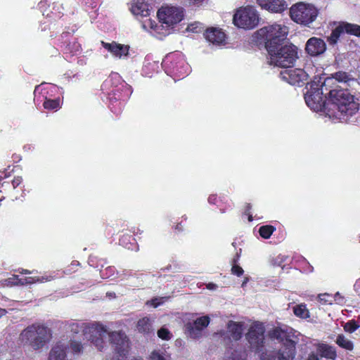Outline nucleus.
Segmentation results:
<instances>
[{
    "label": "nucleus",
    "instance_id": "nucleus-15",
    "mask_svg": "<svg viewBox=\"0 0 360 360\" xmlns=\"http://www.w3.org/2000/svg\"><path fill=\"white\" fill-rule=\"evenodd\" d=\"M131 12L136 17H148L150 14V9L149 5L143 0H136L131 3Z\"/></svg>",
    "mask_w": 360,
    "mask_h": 360
},
{
    "label": "nucleus",
    "instance_id": "nucleus-2",
    "mask_svg": "<svg viewBox=\"0 0 360 360\" xmlns=\"http://www.w3.org/2000/svg\"><path fill=\"white\" fill-rule=\"evenodd\" d=\"M108 335L110 340L115 347L119 358L112 360H124L128 353L129 343L126 335L122 332L108 333L106 328L101 324L92 323L86 327L85 337L98 350L102 351L106 346L104 338Z\"/></svg>",
    "mask_w": 360,
    "mask_h": 360
},
{
    "label": "nucleus",
    "instance_id": "nucleus-10",
    "mask_svg": "<svg viewBox=\"0 0 360 360\" xmlns=\"http://www.w3.org/2000/svg\"><path fill=\"white\" fill-rule=\"evenodd\" d=\"M159 21L167 27L179 23L184 17L183 8L176 6H162L158 12Z\"/></svg>",
    "mask_w": 360,
    "mask_h": 360
},
{
    "label": "nucleus",
    "instance_id": "nucleus-9",
    "mask_svg": "<svg viewBox=\"0 0 360 360\" xmlns=\"http://www.w3.org/2000/svg\"><path fill=\"white\" fill-rule=\"evenodd\" d=\"M259 20L257 11L254 7L250 6L239 8L233 17V22L236 26L247 30L255 27Z\"/></svg>",
    "mask_w": 360,
    "mask_h": 360
},
{
    "label": "nucleus",
    "instance_id": "nucleus-49",
    "mask_svg": "<svg viewBox=\"0 0 360 360\" xmlns=\"http://www.w3.org/2000/svg\"><path fill=\"white\" fill-rule=\"evenodd\" d=\"M170 59V57H167L166 58V60L164 61L165 64H167V63L169 62V60Z\"/></svg>",
    "mask_w": 360,
    "mask_h": 360
},
{
    "label": "nucleus",
    "instance_id": "nucleus-23",
    "mask_svg": "<svg viewBox=\"0 0 360 360\" xmlns=\"http://www.w3.org/2000/svg\"><path fill=\"white\" fill-rule=\"evenodd\" d=\"M132 360H143V359L135 357ZM148 360H170V357L161 350H154L150 354Z\"/></svg>",
    "mask_w": 360,
    "mask_h": 360
},
{
    "label": "nucleus",
    "instance_id": "nucleus-48",
    "mask_svg": "<svg viewBox=\"0 0 360 360\" xmlns=\"http://www.w3.org/2000/svg\"><path fill=\"white\" fill-rule=\"evenodd\" d=\"M4 312H5L4 309H0V317L4 314Z\"/></svg>",
    "mask_w": 360,
    "mask_h": 360
},
{
    "label": "nucleus",
    "instance_id": "nucleus-53",
    "mask_svg": "<svg viewBox=\"0 0 360 360\" xmlns=\"http://www.w3.org/2000/svg\"><path fill=\"white\" fill-rule=\"evenodd\" d=\"M3 174H4V172H0V177H2Z\"/></svg>",
    "mask_w": 360,
    "mask_h": 360
},
{
    "label": "nucleus",
    "instance_id": "nucleus-21",
    "mask_svg": "<svg viewBox=\"0 0 360 360\" xmlns=\"http://www.w3.org/2000/svg\"><path fill=\"white\" fill-rule=\"evenodd\" d=\"M228 332L230 333L231 338L234 340H239L244 329V324L242 322L229 321L228 323Z\"/></svg>",
    "mask_w": 360,
    "mask_h": 360
},
{
    "label": "nucleus",
    "instance_id": "nucleus-41",
    "mask_svg": "<svg viewBox=\"0 0 360 360\" xmlns=\"http://www.w3.org/2000/svg\"><path fill=\"white\" fill-rule=\"evenodd\" d=\"M12 278H9L8 280H6V281L8 283H12L15 285H25L27 284L25 282V278H18V277H15L13 278V281H11Z\"/></svg>",
    "mask_w": 360,
    "mask_h": 360
},
{
    "label": "nucleus",
    "instance_id": "nucleus-4",
    "mask_svg": "<svg viewBox=\"0 0 360 360\" xmlns=\"http://www.w3.org/2000/svg\"><path fill=\"white\" fill-rule=\"evenodd\" d=\"M266 51L269 64L285 69L291 68L298 58L297 48L287 42L274 46H269Z\"/></svg>",
    "mask_w": 360,
    "mask_h": 360
},
{
    "label": "nucleus",
    "instance_id": "nucleus-29",
    "mask_svg": "<svg viewBox=\"0 0 360 360\" xmlns=\"http://www.w3.org/2000/svg\"><path fill=\"white\" fill-rule=\"evenodd\" d=\"M162 26L163 25L158 26L154 20H152L150 19H148L142 23V27L143 29L148 30V28H150L158 32H160V27Z\"/></svg>",
    "mask_w": 360,
    "mask_h": 360
},
{
    "label": "nucleus",
    "instance_id": "nucleus-13",
    "mask_svg": "<svg viewBox=\"0 0 360 360\" xmlns=\"http://www.w3.org/2000/svg\"><path fill=\"white\" fill-rule=\"evenodd\" d=\"M101 44L106 50H108L112 56L119 59H123L127 57L129 54V46L123 44H117L115 41L107 43L101 41Z\"/></svg>",
    "mask_w": 360,
    "mask_h": 360
},
{
    "label": "nucleus",
    "instance_id": "nucleus-26",
    "mask_svg": "<svg viewBox=\"0 0 360 360\" xmlns=\"http://www.w3.org/2000/svg\"><path fill=\"white\" fill-rule=\"evenodd\" d=\"M137 328L141 333H148L151 328V324L148 318H143L138 321Z\"/></svg>",
    "mask_w": 360,
    "mask_h": 360
},
{
    "label": "nucleus",
    "instance_id": "nucleus-43",
    "mask_svg": "<svg viewBox=\"0 0 360 360\" xmlns=\"http://www.w3.org/2000/svg\"><path fill=\"white\" fill-rule=\"evenodd\" d=\"M21 183H22V177H20V176L15 177L13 179V180L12 181V185L14 188H16L17 186H18Z\"/></svg>",
    "mask_w": 360,
    "mask_h": 360
},
{
    "label": "nucleus",
    "instance_id": "nucleus-7",
    "mask_svg": "<svg viewBox=\"0 0 360 360\" xmlns=\"http://www.w3.org/2000/svg\"><path fill=\"white\" fill-rule=\"evenodd\" d=\"M288 28L283 24L274 23L265 26L257 32V37L265 41V47L276 46L285 43Z\"/></svg>",
    "mask_w": 360,
    "mask_h": 360
},
{
    "label": "nucleus",
    "instance_id": "nucleus-11",
    "mask_svg": "<svg viewBox=\"0 0 360 360\" xmlns=\"http://www.w3.org/2000/svg\"><path fill=\"white\" fill-rule=\"evenodd\" d=\"M311 72L302 69H288L282 70L280 73L283 80L288 82L291 85L300 86L304 84L309 76Z\"/></svg>",
    "mask_w": 360,
    "mask_h": 360
},
{
    "label": "nucleus",
    "instance_id": "nucleus-51",
    "mask_svg": "<svg viewBox=\"0 0 360 360\" xmlns=\"http://www.w3.org/2000/svg\"><path fill=\"white\" fill-rule=\"evenodd\" d=\"M248 220H249V221H251L252 220V217L251 215H249Z\"/></svg>",
    "mask_w": 360,
    "mask_h": 360
},
{
    "label": "nucleus",
    "instance_id": "nucleus-22",
    "mask_svg": "<svg viewBox=\"0 0 360 360\" xmlns=\"http://www.w3.org/2000/svg\"><path fill=\"white\" fill-rule=\"evenodd\" d=\"M335 343L339 347L349 351H352L354 349L353 342L342 334H340L337 336Z\"/></svg>",
    "mask_w": 360,
    "mask_h": 360
},
{
    "label": "nucleus",
    "instance_id": "nucleus-40",
    "mask_svg": "<svg viewBox=\"0 0 360 360\" xmlns=\"http://www.w3.org/2000/svg\"><path fill=\"white\" fill-rule=\"evenodd\" d=\"M165 297H156L150 301H148L147 304H150L154 307H157L161 304H162L165 302Z\"/></svg>",
    "mask_w": 360,
    "mask_h": 360
},
{
    "label": "nucleus",
    "instance_id": "nucleus-28",
    "mask_svg": "<svg viewBox=\"0 0 360 360\" xmlns=\"http://www.w3.org/2000/svg\"><path fill=\"white\" fill-rule=\"evenodd\" d=\"M171 63V69L174 73L179 74L180 75H184V72L181 70V68L185 65V61L182 58H179V60L173 63L172 61Z\"/></svg>",
    "mask_w": 360,
    "mask_h": 360
},
{
    "label": "nucleus",
    "instance_id": "nucleus-16",
    "mask_svg": "<svg viewBox=\"0 0 360 360\" xmlns=\"http://www.w3.org/2000/svg\"><path fill=\"white\" fill-rule=\"evenodd\" d=\"M354 79L350 75L345 72H338L334 74L333 77L326 78L323 81V86L326 90H328L333 85L335 82L342 83H349L353 82Z\"/></svg>",
    "mask_w": 360,
    "mask_h": 360
},
{
    "label": "nucleus",
    "instance_id": "nucleus-45",
    "mask_svg": "<svg viewBox=\"0 0 360 360\" xmlns=\"http://www.w3.org/2000/svg\"><path fill=\"white\" fill-rule=\"evenodd\" d=\"M307 360H319L317 354H311L308 357Z\"/></svg>",
    "mask_w": 360,
    "mask_h": 360
},
{
    "label": "nucleus",
    "instance_id": "nucleus-47",
    "mask_svg": "<svg viewBox=\"0 0 360 360\" xmlns=\"http://www.w3.org/2000/svg\"><path fill=\"white\" fill-rule=\"evenodd\" d=\"M335 297H336V298H335V300H336V301H338L339 303H340L341 302H340V300L341 299V297H340V296L339 293H336V295H335Z\"/></svg>",
    "mask_w": 360,
    "mask_h": 360
},
{
    "label": "nucleus",
    "instance_id": "nucleus-39",
    "mask_svg": "<svg viewBox=\"0 0 360 360\" xmlns=\"http://www.w3.org/2000/svg\"><path fill=\"white\" fill-rule=\"evenodd\" d=\"M320 302L323 304H331L333 302V297L330 295L325 293L319 296Z\"/></svg>",
    "mask_w": 360,
    "mask_h": 360
},
{
    "label": "nucleus",
    "instance_id": "nucleus-8",
    "mask_svg": "<svg viewBox=\"0 0 360 360\" xmlns=\"http://www.w3.org/2000/svg\"><path fill=\"white\" fill-rule=\"evenodd\" d=\"M290 15L296 23L309 25L316 20L318 10L312 4L300 2L291 6Z\"/></svg>",
    "mask_w": 360,
    "mask_h": 360
},
{
    "label": "nucleus",
    "instance_id": "nucleus-50",
    "mask_svg": "<svg viewBox=\"0 0 360 360\" xmlns=\"http://www.w3.org/2000/svg\"><path fill=\"white\" fill-rule=\"evenodd\" d=\"M22 273H23V274H30V272L28 270H23L22 271Z\"/></svg>",
    "mask_w": 360,
    "mask_h": 360
},
{
    "label": "nucleus",
    "instance_id": "nucleus-24",
    "mask_svg": "<svg viewBox=\"0 0 360 360\" xmlns=\"http://www.w3.org/2000/svg\"><path fill=\"white\" fill-rule=\"evenodd\" d=\"M344 32L360 37V25L342 22Z\"/></svg>",
    "mask_w": 360,
    "mask_h": 360
},
{
    "label": "nucleus",
    "instance_id": "nucleus-37",
    "mask_svg": "<svg viewBox=\"0 0 360 360\" xmlns=\"http://www.w3.org/2000/svg\"><path fill=\"white\" fill-rule=\"evenodd\" d=\"M70 349L72 352L75 354H79L82 352L83 346L82 345L77 341H72L70 343Z\"/></svg>",
    "mask_w": 360,
    "mask_h": 360
},
{
    "label": "nucleus",
    "instance_id": "nucleus-1",
    "mask_svg": "<svg viewBox=\"0 0 360 360\" xmlns=\"http://www.w3.org/2000/svg\"><path fill=\"white\" fill-rule=\"evenodd\" d=\"M264 327L262 323L255 322L249 328L246 338L250 348L257 353L261 360H292L295 354V346L297 342L290 332L281 328H275L271 333V338L283 343L276 356L270 357L263 352Z\"/></svg>",
    "mask_w": 360,
    "mask_h": 360
},
{
    "label": "nucleus",
    "instance_id": "nucleus-18",
    "mask_svg": "<svg viewBox=\"0 0 360 360\" xmlns=\"http://www.w3.org/2000/svg\"><path fill=\"white\" fill-rule=\"evenodd\" d=\"M205 38L215 45H222L225 41L226 35L221 29L210 28L206 31Z\"/></svg>",
    "mask_w": 360,
    "mask_h": 360
},
{
    "label": "nucleus",
    "instance_id": "nucleus-46",
    "mask_svg": "<svg viewBox=\"0 0 360 360\" xmlns=\"http://www.w3.org/2000/svg\"><path fill=\"white\" fill-rule=\"evenodd\" d=\"M248 281H249L248 278V277H245V279H244V281H243V283H242V285H241L242 288H244V287L245 286V285L247 284V283L248 282Z\"/></svg>",
    "mask_w": 360,
    "mask_h": 360
},
{
    "label": "nucleus",
    "instance_id": "nucleus-34",
    "mask_svg": "<svg viewBox=\"0 0 360 360\" xmlns=\"http://www.w3.org/2000/svg\"><path fill=\"white\" fill-rule=\"evenodd\" d=\"M158 336L164 340H169L172 338V334L167 328L163 327L158 331Z\"/></svg>",
    "mask_w": 360,
    "mask_h": 360
},
{
    "label": "nucleus",
    "instance_id": "nucleus-30",
    "mask_svg": "<svg viewBox=\"0 0 360 360\" xmlns=\"http://www.w3.org/2000/svg\"><path fill=\"white\" fill-rule=\"evenodd\" d=\"M274 231V228L271 226H262L259 228V232L260 236L264 238H269Z\"/></svg>",
    "mask_w": 360,
    "mask_h": 360
},
{
    "label": "nucleus",
    "instance_id": "nucleus-33",
    "mask_svg": "<svg viewBox=\"0 0 360 360\" xmlns=\"http://www.w3.org/2000/svg\"><path fill=\"white\" fill-rule=\"evenodd\" d=\"M49 281L48 278L41 276V277H36V276H30L25 278V282L27 284H33L36 283H44Z\"/></svg>",
    "mask_w": 360,
    "mask_h": 360
},
{
    "label": "nucleus",
    "instance_id": "nucleus-12",
    "mask_svg": "<svg viewBox=\"0 0 360 360\" xmlns=\"http://www.w3.org/2000/svg\"><path fill=\"white\" fill-rule=\"evenodd\" d=\"M326 49L325 41L318 37H311L306 43L305 50L311 56H316L322 54Z\"/></svg>",
    "mask_w": 360,
    "mask_h": 360
},
{
    "label": "nucleus",
    "instance_id": "nucleus-32",
    "mask_svg": "<svg viewBox=\"0 0 360 360\" xmlns=\"http://www.w3.org/2000/svg\"><path fill=\"white\" fill-rule=\"evenodd\" d=\"M246 354L245 352L235 351L231 353L230 356H228L224 360H245Z\"/></svg>",
    "mask_w": 360,
    "mask_h": 360
},
{
    "label": "nucleus",
    "instance_id": "nucleus-20",
    "mask_svg": "<svg viewBox=\"0 0 360 360\" xmlns=\"http://www.w3.org/2000/svg\"><path fill=\"white\" fill-rule=\"evenodd\" d=\"M49 360H68L66 346L62 343L56 344L50 351Z\"/></svg>",
    "mask_w": 360,
    "mask_h": 360
},
{
    "label": "nucleus",
    "instance_id": "nucleus-19",
    "mask_svg": "<svg viewBox=\"0 0 360 360\" xmlns=\"http://www.w3.org/2000/svg\"><path fill=\"white\" fill-rule=\"evenodd\" d=\"M316 352L320 356L331 360H335L337 357L335 348L327 344H319L316 347Z\"/></svg>",
    "mask_w": 360,
    "mask_h": 360
},
{
    "label": "nucleus",
    "instance_id": "nucleus-31",
    "mask_svg": "<svg viewBox=\"0 0 360 360\" xmlns=\"http://www.w3.org/2000/svg\"><path fill=\"white\" fill-rule=\"evenodd\" d=\"M44 108L48 109V110H57L58 108H60V103H59V101L57 99H56V100L49 99V100H46L44 101Z\"/></svg>",
    "mask_w": 360,
    "mask_h": 360
},
{
    "label": "nucleus",
    "instance_id": "nucleus-52",
    "mask_svg": "<svg viewBox=\"0 0 360 360\" xmlns=\"http://www.w3.org/2000/svg\"><path fill=\"white\" fill-rule=\"evenodd\" d=\"M176 229H181L180 224H179V225H177V226H176Z\"/></svg>",
    "mask_w": 360,
    "mask_h": 360
},
{
    "label": "nucleus",
    "instance_id": "nucleus-5",
    "mask_svg": "<svg viewBox=\"0 0 360 360\" xmlns=\"http://www.w3.org/2000/svg\"><path fill=\"white\" fill-rule=\"evenodd\" d=\"M51 338L49 328L44 325L35 323L27 326L20 334L19 341L34 349L43 347Z\"/></svg>",
    "mask_w": 360,
    "mask_h": 360
},
{
    "label": "nucleus",
    "instance_id": "nucleus-27",
    "mask_svg": "<svg viewBox=\"0 0 360 360\" xmlns=\"http://www.w3.org/2000/svg\"><path fill=\"white\" fill-rule=\"evenodd\" d=\"M294 314L300 318L304 319L309 316V311L304 304H299L293 308Z\"/></svg>",
    "mask_w": 360,
    "mask_h": 360
},
{
    "label": "nucleus",
    "instance_id": "nucleus-17",
    "mask_svg": "<svg viewBox=\"0 0 360 360\" xmlns=\"http://www.w3.org/2000/svg\"><path fill=\"white\" fill-rule=\"evenodd\" d=\"M210 323V318L207 316L197 319L189 328L190 335L193 338L200 336L201 331Z\"/></svg>",
    "mask_w": 360,
    "mask_h": 360
},
{
    "label": "nucleus",
    "instance_id": "nucleus-3",
    "mask_svg": "<svg viewBox=\"0 0 360 360\" xmlns=\"http://www.w3.org/2000/svg\"><path fill=\"white\" fill-rule=\"evenodd\" d=\"M328 96L326 113L330 118L347 120L359 110V103L345 90L330 89Z\"/></svg>",
    "mask_w": 360,
    "mask_h": 360
},
{
    "label": "nucleus",
    "instance_id": "nucleus-6",
    "mask_svg": "<svg viewBox=\"0 0 360 360\" xmlns=\"http://www.w3.org/2000/svg\"><path fill=\"white\" fill-rule=\"evenodd\" d=\"M316 78L315 77L314 79ZM318 82L314 80L311 83L307 86V92L304 94V99L307 105L314 111L323 110L326 112L327 101H326L323 94H328L329 90H326L323 86V82Z\"/></svg>",
    "mask_w": 360,
    "mask_h": 360
},
{
    "label": "nucleus",
    "instance_id": "nucleus-38",
    "mask_svg": "<svg viewBox=\"0 0 360 360\" xmlns=\"http://www.w3.org/2000/svg\"><path fill=\"white\" fill-rule=\"evenodd\" d=\"M91 325H88V326H90ZM87 325H85L82 323V325H79L77 323H72L70 325L71 330L75 333H78L81 329H83L84 332H86V327Z\"/></svg>",
    "mask_w": 360,
    "mask_h": 360
},
{
    "label": "nucleus",
    "instance_id": "nucleus-14",
    "mask_svg": "<svg viewBox=\"0 0 360 360\" xmlns=\"http://www.w3.org/2000/svg\"><path fill=\"white\" fill-rule=\"evenodd\" d=\"M257 2L262 8L271 13H281L288 6L284 0H257Z\"/></svg>",
    "mask_w": 360,
    "mask_h": 360
},
{
    "label": "nucleus",
    "instance_id": "nucleus-42",
    "mask_svg": "<svg viewBox=\"0 0 360 360\" xmlns=\"http://www.w3.org/2000/svg\"><path fill=\"white\" fill-rule=\"evenodd\" d=\"M231 271L233 274H235L238 276H240L243 274V269L238 265H233L231 268Z\"/></svg>",
    "mask_w": 360,
    "mask_h": 360
},
{
    "label": "nucleus",
    "instance_id": "nucleus-35",
    "mask_svg": "<svg viewBox=\"0 0 360 360\" xmlns=\"http://www.w3.org/2000/svg\"><path fill=\"white\" fill-rule=\"evenodd\" d=\"M359 328V325H358L355 321H351L346 323L344 326V330L349 333H352L356 329Z\"/></svg>",
    "mask_w": 360,
    "mask_h": 360
},
{
    "label": "nucleus",
    "instance_id": "nucleus-36",
    "mask_svg": "<svg viewBox=\"0 0 360 360\" xmlns=\"http://www.w3.org/2000/svg\"><path fill=\"white\" fill-rule=\"evenodd\" d=\"M187 30L192 32H200L203 30V27L200 22H195L194 23L190 24L188 27Z\"/></svg>",
    "mask_w": 360,
    "mask_h": 360
},
{
    "label": "nucleus",
    "instance_id": "nucleus-25",
    "mask_svg": "<svg viewBox=\"0 0 360 360\" xmlns=\"http://www.w3.org/2000/svg\"><path fill=\"white\" fill-rule=\"evenodd\" d=\"M343 27L342 24H340L339 26H338L334 30H333L332 33L328 38V41L330 44H335L338 38L340 37V35L341 33H343Z\"/></svg>",
    "mask_w": 360,
    "mask_h": 360
},
{
    "label": "nucleus",
    "instance_id": "nucleus-44",
    "mask_svg": "<svg viewBox=\"0 0 360 360\" xmlns=\"http://www.w3.org/2000/svg\"><path fill=\"white\" fill-rule=\"evenodd\" d=\"M206 286H207V288L210 290H215L217 288V285L212 283H210L207 284Z\"/></svg>",
    "mask_w": 360,
    "mask_h": 360
}]
</instances>
